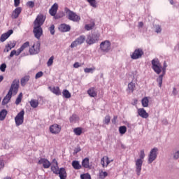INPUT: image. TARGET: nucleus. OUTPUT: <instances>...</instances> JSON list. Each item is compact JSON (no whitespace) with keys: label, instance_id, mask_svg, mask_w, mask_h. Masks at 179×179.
<instances>
[{"label":"nucleus","instance_id":"obj_4","mask_svg":"<svg viewBox=\"0 0 179 179\" xmlns=\"http://www.w3.org/2000/svg\"><path fill=\"white\" fill-rule=\"evenodd\" d=\"M140 158L136 160V173L138 176H141L142 171V164H143V159H145V150L140 151Z\"/></svg>","mask_w":179,"mask_h":179},{"label":"nucleus","instance_id":"obj_37","mask_svg":"<svg viewBox=\"0 0 179 179\" xmlns=\"http://www.w3.org/2000/svg\"><path fill=\"white\" fill-rule=\"evenodd\" d=\"M141 103H142L143 107H148L149 106V99H148V97H144L141 101Z\"/></svg>","mask_w":179,"mask_h":179},{"label":"nucleus","instance_id":"obj_19","mask_svg":"<svg viewBox=\"0 0 179 179\" xmlns=\"http://www.w3.org/2000/svg\"><path fill=\"white\" fill-rule=\"evenodd\" d=\"M59 30L62 31V33H66L71 31V26L66 24H62L59 27Z\"/></svg>","mask_w":179,"mask_h":179},{"label":"nucleus","instance_id":"obj_12","mask_svg":"<svg viewBox=\"0 0 179 179\" xmlns=\"http://www.w3.org/2000/svg\"><path fill=\"white\" fill-rule=\"evenodd\" d=\"M142 55H143V50L142 49H136L134 52L131 55V59H139V58H142Z\"/></svg>","mask_w":179,"mask_h":179},{"label":"nucleus","instance_id":"obj_26","mask_svg":"<svg viewBox=\"0 0 179 179\" xmlns=\"http://www.w3.org/2000/svg\"><path fill=\"white\" fill-rule=\"evenodd\" d=\"M29 45H30V42L27 41V42L24 43L22 44V45H21V47L20 48H18V52L22 54V51H24V50H26V48H29Z\"/></svg>","mask_w":179,"mask_h":179},{"label":"nucleus","instance_id":"obj_34","mask_svg":"<svg viewBox=\"0 0 179 179\" xmlns=\"http://www.w3.org/2000/svg\"><path fill=\"white\" fill-rule=\"evenodd\" d=\"M69 120L71 124H75L79 121V117H78L77 115H73L71 117H70Z\"/></svg>","mask_w":179,"mask_h":179},{"label":"nucleus","instance_id":"obj_64","mask_svg":"<svg viewBox=\"0 0 179 179\" xmlns=\"http://www.w3.org/2000/svg\"><path fill=\"white\" fill-rule=\"evenodd\" d=\"M14 1H20V0H14Z\"/></svg>","mask_w":179,"mask_h":179},{"label":"nucleus","instance_id":"obj_27","mask_svg":"<svg viewBox=\"0 0 179 179\" xmlns=\"http://www.w3.org/2000/svg\"><path fill=\"white\" fill-rule=\"evenodd\" d=\"M135 87H136L135 83L134 82H131L128 84L127 92L128 93H134V90H135Z\"/></svg>","mask_w":179,"mask_h":179},{"label":"nucleus","instance_id":"obj_41","mask_svg":"<svg viewBox=\"0 0 179 179\" xmlns=\"http://www.w3.org/2000/svg\"><path fill=\"white\" fill-rule=\"evenodd\" d=\"M107 176H108V173L106 171H99V178L105 179Z\"/></svg>","mask_w":179,"mask_h":179},{"label":"nucleus","instance_id":"obj_15","mask_svg":"<svg viewBox=\"0 0 179 179\" xmlns=\"http://www.w3.org/2000/svg\"><path fill=\"white\" fill-rule=\"evenodd\" d=\"M58 10V4L57 3H55L51 8L49 10V13L50 15H51V16H55V19H58V15H57V12Z\"/></svg>","mask_w":179,"mask_h":179},{"label":"nucleus","instance_id":"obj_13","mask_svg":"<svg viewBox=\"0 0 179 179\" xmlns=\"http://www.w3.org/2000/svg\"><path fill=\"white\" fill-rule=\"evenodd\" d=\"M50 131L54 135L61 132V126L57 124H54L50 127Z\"/></svg>","mask_w":179,"mask_h":179},{"label":"nucleus","instance_id":"obj_61","mask_svg":"<svg viewBox=\"0 0 179 179\" xmlns=\"http://www.w3.org/2000/svg\"><path fill=\"white\" fill-rule=\"evenodd\" d=\"M4 179H12V178H10V177H6V178H4Z\"/></svg>","mask_w":179,"mask_h":179},{"label":"nucleus","instance_id":"obj_28","mask_svg":"<svg viewBox=\"0 0 179 179\" xmlns=\"http://www.w3.org/2000/svg\"><path fill=\"white\" fill-rule=\"evenodd\" d=\"M72 167L74 170H80L82 169V165L79 163V161L74 160L71 164Z\"/></svg>","mask_w":179,"mask_h":179},{"label":"nucleus","instance_id":"obj_44","mask_svg":"<svg viewBox=\"0 0 179 179\" xmlns=\"http://www.w3.org/2000/svg\"><path fill=\"white\" fill-rule=\"evenodd\" d=\"M49 30L50 31V34H52V36L55 34V26L54 24L50 25Z\"/></svg>","mask_w":179,"mask_h":179},{"label":"nucleus","instance_id":"obj_51","mask_svg":"<svg viewBox=\"0 0 179 179\" xmlns=\"http://www.w3.org/2000/svg\"><path fill=\"white\" fill-rule=\"evenodd\" d=\"M43 75V71L38 72L35 76V79H39V78H41Z\"/></svg>","mask_w":179,"mask_h":179},{"label":"nucleus","instance_id":"obj_18","mask_svg":"<svg viewBox=\"0 0 179 179\" xmlns=\"http://www.w3.org/2000/svg\"><path fill=\"white\" fill-rule=\"evenodd\" d=\"M57 175H59L60 179H66V177H68V173H66V169L65 168H60L59 172H57Z\"/></svg>","mask_w":179,"mask_h":179},{"label":"nucleus","instance_id":"obj_29","mask_svg":"<svg viewBox=\"0 0 179 179\" xmlns=\"http://www.w3.org/2000/svg\"><path fill=\"white\" fill-rule=\"evenodd\" d=\"M6 115H8V110L6 109H3L0 112V121H3L6 118Z\"/></svg>","mask_w":179,"mask_h":179},{"label":"nucleus","instance_id":"obj_48","mask_svg":"<svg viewBox=\"0 0 179 179\" xmlns=\"http://www.w3.org/2000/svg\"><path fill=\"white\" fill-rule=\"evenodd\" d=\"M5 167V162L3 161V158L0 157V171Z\"/></svg>","mask_w":179,"mask_h":179},{"label":"nucleus","instance_id":"obj_57","mask_svg":"<svg viewBox=\"0 0 179 179\" xmlns=\"http://www.w3.org/2000/svg\"><path fill=\"white\" fill-rule=\"evenodd\" d=\"M19 5H20V1H15L14 6L17 8Z\"/></svg>","mask_w":179,"mask_h":179},{"label":"nucleus","instance_id":"obj_58","mask_svg":"<svg viewBox=\"0 0 179 179\" xmlns=\"http://www.w3.org/2000/svg\"><path fill=\"white\" fill-rule=\"evenodd\" d=\"M170 3H171V5H177V1H171Z\"/></svg>","mask_w":179,"mask_h":179},{"label":"nucleus","instance_id":"obj_45","mask_svg":"<svg viewBox=\"0 0 179 179\" xmlns=\"http://www.w3.org/2000/svg\"><path fill=\"white\" fill-rule=\"evenodd\" d=\"M54 56H52L50 57V59H48V62H47V65L48 66H51L52 65V64H54Z\"/></svg>","mask_w":179,"mask_h":179},{"label":"nucleus","instance_id":"obj_9","mask_svg":"<svg viewBox=\"0 0 179 179\" xmlns=\"http://www.w3.org/2000/svg\"><path fill=\"white\" fill-rule=\"evenodd\" d=\"M158 151L159 149H157V148H154L150 150L148 155V164H151V163H153V162H155V159H157Z\"/></svg>","mask_w":179,"mask_h":179},{"label":"nucleus","instance_id":"obj_56","mask_svg":"<svg viewBox=\"0 0 179 179\" xmlns=\"http://www.w3.org/2000/svg\"><path fill=\"white\" fill-rule=\"evenodd\" d=\"M79 67H80V63H79V62H76V63H74V64H73V68H79Z\"/></svg>","mask_w":179,"mask_h":179},{"label":"nucleus","instance_id":"obj_31","mask_svg":"<svg viewBox=\"0 0 179 179\" xmlns=\"http://www.w3.org/2000/svg\"><path fill=\"white\" fill-rule=\"evenodd\" d=\"M29 103L32 108H37L38 107V100L31 99Z\"/></svg>","mask_w":179,"mask_h":179},{"label":"nucleus","instance_id":"obj_54","mask_svg":"<svg viewBox=\"0 0 179 179\" xmlns=\"http://www.w3.org/2000/svg\"><path fill=\"white\" fill-rule=\"evenodd\" d=\"M173 159H179V150H178L173 154Z\"/></svg>","mask_w":179,"mask_h":179},{"label":"nucleus","instance_id":"obj_40","mask_svg":"<svg viewBox=\"0 0 179 179\" xmlns=\"http://www.w3.org/2000/svg\"><path fill=\"white\" fill-rule=\"evenodd\" d=\"M119 132L120 135H124L127 133V127L125 126H121L119 127Z\"/></svg>","mask_w":179,"mask_h":179},{"label":"nucleus","instance_id":"obj_63","mask_svg":"<svg viewBox=\"0 0 179 179\" xmlns=\"http://www.w3.org/2000/svg\"><path fill=\"white\" fill-rule=\"evenodd\" d=\"M1 100H2V99H1V98H0V103H1Z\"/></svg>","mask_w":179,"mask_h":179},{"label":"nucleus","instance_id":"obj_38","mask_svg":"<svg viewBox=\"0 0 179 179\" xmlns=\"http://www.w3.org/2000/svg\"><path fill=\"white\" fill-rule=\"evenodd\" d=\"M163 76H164V75H163L162 73V74L159 75V76L157 79V82L158 83L159 87H162V85L163 84Z\"/></svg>","mask_w":179,"mask_h":179},{"label":"nucleus","instance_id":"obj_62","mask_svg":"<svg viewBox=\"0 0 179 179\" xmlns=\"http://www.w3.org/2000/svg\"><path fill=\"white\" fill-rule=\"evenodd\" d=\"M87 1H95V0H87Z\"/></svg>","mask_w":179,"mask_h":179},{"label":"nucleus","instance_id":"obj_32","mask_svg":"<svg viewBox=\"0 0 179 179\" xmlns=\"http://www.w3.org/2000/svg\"><path fill=\"white\" fill-rule=\"evenodd\" d=\"M30 80V76H26L21 79V85L26 86V83Z\"/></svg>","mask_w":179,"mask_h":179},{"label":"nucleus","instance_id":"obj_50","mask_svg":"<svg viewBox=\"0 0 179 179\" xmlns=\"http://www.w3.org/2000/svg\"><path fill=\"white\" fill-rule=\"evenodd\" d=\"M155 33H162V27L160 25L155 26Z\"/></svg>","mask_w":179,"mask_h":179},{"label":"nucleus","instance_id":"obj_16","mask_svg":"<svg viewBox=\"0 0 179 179\" xmlns=\"http://www.w3.org/2000/svg\"><path fill=\"white\" fill-rule=\"evenodd\" d=\"M137 113L139 117H141V118H149V113H148V112H146V110L143 108H138L137 110Z\"/></svg>","mask_w":179,"mask_h":179},{"label":"nucleus","instance_id":"obj_52","mask_svg":"<svg viewBox=\"0 0 179 179\" xmlns=\"http://www.w3.org/2000/svg\"><path fill=\"white\" fill-rule=\"evenodd\" d=\"M27 6H29V8H34V1H28L27 3Z\"/></svg>","mask_w":179,"mask_h":179},{"label":"nucleus","instance_id":"obj_33","mask_svg":"<svg viewBox=\"0 0 179 179\" xmlns=\"http://www.w3.org/2000/svg\"><path fill=\"white\" fill-rule=\"evenodd\" d=\"M14 55H16V57L20 55V52H19V49H17V50H13L10 52V55L8 56V59H10V58H12Z\"/></svg>","mask_w":179,"mask_h":179},{"label":"nucleus","instance_id":"obj_30","mask_svg":"<svg viewBox=\"0 0 179 179\" xmlns=\"http://www.w3.org/2000/svg\"><path fill=\"white\" fill-rule=\"evenodd\" d=\"M82 166L84 169H90V165H89V158L86 157L82 161Z\"/></svg>","mask_w":179,"mask_h":179},{"label":"nucleus","instance_id":"obj_5","mask_svg":"<svg viewBox=\"0 0 179 179\" xmlns=\"http://www.w3.org/2000/svg\"><path fill=\"white\" fill-rule=\"evenodd\" d=\"M64 13H66L67 19L71 22H78L80 21V16L78 15L76 13L70 10L69 8L66 7L64 8Z\"/></svg>","mask_w":179,"mask_h":179},{"label":"nucleus","instance_id":"obj_2","mask_svg":"<svg viewBox=\"0 0 179 179\" xmlns=\"http://www.w3.org/2000/svg\"><path fill=\"white\" fill-rule=\"evenodd\" d=\"M17 92H19V80L15 79L11 84L8 92L2 100V106H6V104L10 101L12 94L16 95L17 94Z\"/></svg>","mask_w":179,"mask_h":179},{"label":"nucleus","instance_id":"obj_3","mask_svg":"<svg viewBox=\"0 0 179 179\" xmlns=\"http://www.w3.org/2000/svg\"><path fill=\"white\" fill-rule=\"evenodd\" d=\"M151 64L152 68L157 75H160V73H162V71L163 75H166V69L167 68V62L166 61L164 62L163 67L162 66V64H160L159 59H152Z\"/></svg>","mask_w":179,"mask_h":179},{"label":"nucleus","instance_id":"obj_11","mask_svg":"<svg viewBox=\"0 0 179 179\" xmlns=\"http://www.w3.org/2000/svg\"><path fill=\"white\" fill-rule=\"evenodd\" d=\"M100 48L103 52H108L111 50V42L110 41H105L101 43Z\"/></svg>","mask_w":179,"mask_h":179},{"label":"nucleus","instance_id":"obj_59","mask_svg":"<svg viewBox=\"0 0 179 179\" xmlns=\"http://www.w3.org/2000/svg\"><path fill=\"white\" fill-rule=\"evenodd\" d=\"M138 27H143V23L142 22H138Z\"/></svg>","mask_w":179,"mask_h":179},{"label":"nucleus","instance_id":"obj_20","mask_svg":"<svg viewBox=\"0 0 179 179\" xmlns=\"http://www.w3.org/2000/svg\"><path fill=\"white\" fill-rule=\"evenodd\" d=\"M13 34V30L10 29L8 30L6 33L3 34L0 38V41H1V43H3V41H6L7 38H9V36Z\"/></svg>","mask_w":179,"mask_h":179},{"label":"nucleus","instance_id":"obj_7","mask_svg":"<svg viewBox=\"0 0 179 179\" xmlns=\"http://www.w3.org/2000/svg\"><path fill=\"white\" fill-rule=\"evenodd\" d=\"M15 125L20 127L24 121V110H22L15 117Z\"/></svg>","mask_w":179,"mask_h":179},{"label":"nucleus","instance_id":"obj_35","mask_svg":"<svg viewBox=\"0 0 179 179\" xmlns=\"http://www.w3.org/2000/svg\"><path fill=\"white\" fill-rule=\"evenodd\" d=\"M62 96L64 99H71V92L68 90H64L62 92Z\"/></svg>","mask_w":179,"mask_h":179},{"label":"nucleus","instance_id":"obj_8","mask_svg":"<svg viewBox=\"0 0 179 179\" xmlns=\"http://www.w3.org/2000/svg\"><path fill=\"white\" fill-rule=\"evenodd\" d=\"M85 41H86V36H85V35H81L71 43L70 47L71 48H75V47L83 44Z\"/></svg>","mask_w":179,"mask_h":179},{"label":"nucleus","instance_id":"obj_46","mask_svg":"<svg viewBox=\"0 0 179 179\" xmlns=\"http://www.w3.org/2000/svg\"><path fill=\"white\" fill-rule=\"evenodd\" d=\"M80 178L81 179H92V177L90 176V174L85 173V174L80 175Z\"/></svg>","mask_w":179,"mask_h":179},{"label":"nucleus","instance_id":"obj_25","mask_svg":"<svg viewBox=\"0 0 179 179\" xmlns=\"http://www.w3.org/2000/svg\"><path fill=\"white\" fill-rule=\"evenodd\" d=\"M15 45H16V42L8 43L4 49V52H9L12 48H15Z\"/></svg>","mask_w":179,"mask_h":179},{"label":"nucleus","instance_id":"obj_55","mask_svg":"<svg viewBox=\"0 0 179 179\" xmlns=\"http://www.w3.org/2000/svg\"><path fill=\"white\" fill-rule=\"evenodd\" d=\"M172 94H173V96H177L178 92H177V89H176V87L173 88Z\"/></svg>","mask_w":179,"mask_h":179},{"label":"nucleus","instance_id":"obj_10","mask_svg":"<svg viewBox=\"0 0 179 179\" xmlns=\"http://www.w3.org/2000/svg\"><path fill=\"white\" fill-rule=\"evenodd\" d=\"M40 42L35 43L30 48H29V54L30 55H37L38 52H40Z\"/></svg>","mask_w":179,"mask_h":179},{"label":"nucleus","instance_id":"obj_1","mask_svg":"<svg viewBox=\"0 0 179 179\" xmlns=\"http://www.w3.org/2000/svg\"><path fill=\"white\" fill-rule=\"evenodd\" d=\"M45 15L43 14H39L34 22V27L33 31L36 38H38V40H39L40 37L43 36V29L41 28V26L44 24V22H45Z\"/></svg>","mask_w":179,"mask_h":179},{"label":"nucleus","instance_id":"obj_21","mask_svg":"<svg viewBox=\"0 0 179 179\" xmlns=\"http://www.w3.org/2000/svg\"><path fill=\"white\" fill-rule=\"evenodd\" d=\"M90 97H97V88L91 87L87 92Z\"/></svg>","mask_w":179,"mask_h":179},{"label":"nucleus","instance_id":"obj_6","mask_svg":"<svg viewBox=\"0 0 179 179\" xmlns=\"http://www.w3.org/2000/svg\"><path fill=\"white\" fill-rule=\"evenodd\" d=\"M99 38H100V35L97 34H92L91 35H88L86 39L87 44L89 45H92V44H95L99 41Z\"/></svg>","mask_w":179,"mask_h":179},{"label":"nucleus","instance_id":"obj_42","mask_svg":"<svg viewBox=\"0 0 179 179\" xmlns=\"http://www.w3.org/2000/svg\"><path fill=\"white\" fill-rule=\"evenodd\" d=\"M73 132L76 135H77L78 136L82 135V129L80 127H77L73 129Z\"/></svg>","mask_w":179,"mask_h":179},{"label":"nucleus","instance_id":"obj_60","mask_svg":"<svg viewBox=\"0 0 179 179\" xmlns=\"http://www.w3.org/2000/svg\"><path fill=\"white\" fill-rule=\"evenodd\" d=\"M3 80V76H0V83Z\"/></svg>","mask_w":179,"mask_h":179},{"label":"nucleus","instance_id":"obj_22","mask_svg":"<svg viewBox=\"0 0 179 179\" xmlns=\"http://www.w3.org/2000/svg\"><path fill=\"white\" fill-rule=\"evenodd\" d=\"M110 163H111V161L108 159V157L107 156L103 157L101 159V164L103 168L107 167Z\"/></svg>","mask_w":179,"mask_h":179},{"label":"nucleus","instance_id":"obj_39","mask_svg":"<svg viewBox=\"0 0 179 179\" xmlns=\"http://www.w3.org/2000/svg\"><path fill=\"white\" fill-rule=\"evenodd\" d=\"M93 27H94V22L90 23V24H87L85 26V30H87V31L93 29Z\"/></svg>","mask_w":179,"mask_h":179},{"label":"nucleus","instance_id":"obj_17","mask_svg":"<svg viewBox=\"0 0 179 179\" xmlns=\"http://www.w3.org/2000/svg\"><path fill=\"white\" fill-rule=\"evenodd\" d=\"M51 170L54 174H58V172L59 171V167L58 166V162H57V159H54L52 160Z\"/></svg>","mask_w":179,"mask_h":179},{"label":"nucleus","instance_id":"obj_47","mask_svg":"<svg viewBox=\"0 0 179 179\" xmlns=\"http://www.w3.org/2000/svg\"><path fill=\"white\" fill-rule=\"evenodd\" d=\"M88 3H90V6H92V8H97L96 1H88Z\"/></svg>","mask_w":179,"mask_h":179},{"label":"nucleus","instance_id":"obj_53","mask_svg":"<svg viewBox=\"0 0 179 179\" xmlns=\"http://www.w3.org/2000/svg\"><path fill=\"white\" fill-rule=\"evenodd\" d=\"M110 116H106L104 120L105 124L108 125V124H110Z\"/></svg>","mask_w":179,"mask_h":179},{"label":"nucleus","instance_id":"obj_14","mask_svg":"<svg viewBox=\"0 0 179 179\" xmlns=\"http://www.w3.org/2000/svg\"><path fill=\"white\" fill-rule=\"evenodd\" d=\"M38 164H42L43 169H50L51 167V162L45 158H41L38 161Z\"/></svg>","mask_w":179,"mask_h":179},{"label":"nucleus","instance_id":"obj_36","mask_svg":"<svg viewBox=\"0 0 179 179\" xmlns=\"http://www.w3.org/2000/svg\"><path fill=\"white\" fill-rule=\"evenodd\" d=\"M22 99H23V94L20 93L18 96L17 97V99L15 100L16 106H19V104H20V103H22Z\"/></svg>","mask_w":179,"mask_h":179},{"label":"nucleus","instance_id":"obj_23","mask_svg":"<svg viewBox=\"0 0 179 179\" xmlns=\"http://www.w3.org/2000/svg\"><path fill=\"white\" fill-rule=\"evenodd\" d=\"M20 13H22V8L21 7H18L17 8H15L12 13V18L13 19H17L19 17V15H20Z\"/></svg>","mask_w":179,"mask_h":179},{"label":"nucleus","instance_id":"obj_49","mask_svg":"<svg viewBox=\"0 0 179 179\" xmlns=\"http://www.w3.org/2000/svg\"><path fill=\"white\" fill-rule=\"evenodd\" d=\"M0 71L1 72H5V71H6V64L3 63L0 66Z\"/></svg>","mask_w":179,"mask_h":179},{"label":"nucleus","instance_id":"obj_24","mask_svg":"<svg viewBox=\"0 0 179 179\" xmlns=\"http://www.w3.org/2000/svg\"><path fill=\"white\" fill-rule=\"evenodd\" d=\"M49 89L50 92H52V93H53L54 94H56V96H61L62 93L61 90H59V87H49Z\"/></svg>","mask_w":179,"mask_h":179},{"label":"nucleus","instance_id":"obj_43","mask_svg":"<svg viewBox=\"0 0 179 179\" xmlns=\"http://www.w3.org/2000/svg\"><path fill=\"white\" fill-rule=\"evenodd\" d=\"M96 70V68L92 67V68H85L84 69V72L85 73H93V71Z\"/></svg>","mask_w":179,"mask_h":179}]
</instances>
